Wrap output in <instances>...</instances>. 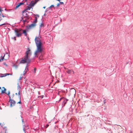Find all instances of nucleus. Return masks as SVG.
Returning a JSON list of instances; mask_svg holds the SVG:
<instances>
[{
	"instance_id": "9d476101",
	"label": "nucleus",
	"mask_w": 133,
	"mask_h": 133,
	"mask_svg": "<svg viewBox=\"0 0 133 133\" xmlns=\"http://www.w3.org/2000/svg\"><path fill=\"white\" fill-rule=\"evenodd\" d=\"M28 64H27L26 66L25 69V70L23 72V75H25L27 73V72L28 71Z\"/></svg>"
},
{
	"instance_id": "ddd939ff",
	"label": "nucleus",
	"mask_w": 133,
	"mask_h": 133,
	"mask_svg": "<svg viewBox=\"0 0 133 133\" xmlns=\"http://www.w3.org/2000/svg\"><path fill=\"white\" fill-rule=\"evenodd\" d=\"M35 25H27L26 27V29H30L32 27H34Z\"/></svg>"
},
{
	"instance_id": "f8f14e48",
	"label": "nucleus",
	"mask_w": 133,
	"mask_h": 133,
	"mask_svg": "<svg viewBox=\"0 0 133 133\" xmlns=\"http://www.w3.org/2000/svg\"><path fill=\"white\" fill-rule=\"evenodd\" d=\"M23 16H24V18H26V19H31V18L29 16L28 14L26 13L25 14V15L24 16V15L23 14Z\"/></svg>"
},
{
	"instance_id": "412c9836",
	"label": "nucleus",
	"mask_w": 133,
	"mask_h": 133,
	"mask_svg": "<svg viewBox=\"0 0 133 133\" xmlns=\"http://www.w3.org/2000/svg\"><path fill=\"white\" fill-rule=\"evenodd\" d=\"M27 10H26V9H24V10H23V11H22V13H24V12H27Z\"/></svg>"
},
{
	"instance_id": "49530a36",
	"label": "nucleus",
	"mask_w": 133,
	"mask_h": 133,
	"mask_svg": "<svg viewBox=\"0 0 133 133\" xmlns=\"http://www.w3.org/2000/svg\"><path fill=\"white\" fill-rule=\"evenodd\" d=\"M22 19H23V17H22Z\"/></svg>"
},
{
	"instance_id": "f257e3e1",
	"label": "nucleus",
	"mask_w": 133,
	"mask_h": 133,
	"mask_svg": "<svg viewBox=\"0 0 133 133\" xmlns=\"http://www.w3.org/2000/svg\"><path fill=\"white\" fill-rule=\"evenodd\" d=\"M41 37L39 36L36 37L35 39V41L37 46V49L35 55V57H38V55L40 53H41L43 51L42 47V43L40 40Z\"/></svg>"
},
{
	"instance_id": "bb28decb",
	"label": "nucleus",
	"mask_w": 133,
	"mask_h": 133,
	"mask_svg": "<svg viewBox=\"0 0 133 133\" xmlns=\"http://www.w3.org/2000/svg\"><path fill=\"white\" fill-rule=\"evenodd\" d=\"M26 20H23V22H24V23H25V22H26Z\"/></svg>"
},
{
	"instance_id": "cd10ccee",
	"label": "nucleus",
	"mask_w": 133,
	"mask_h": 133,
	"mask_svg": "<svg viewBox=\"0 0 133 133\" xmlns=\"http://www.w3.org/2000/svg\"><path fill=\"white\" fill-rule=\"evenodd\" d=\"M3 64L4 65H5L6 66H7V65L5 63H4Z\"/></svg>"
},
{
	"instance_id": "864d4df0",
	"label": "nucleus",
	"mask_w": 133,
	"mask_h": 133,
	"mask_svg": "<svg viewBox=\"0 0 133 133\" xmlns=\"http://www.w3.org/2000/svg\"><path fill=\"white\" fill-rule=\"evenodd\" d=\"M26 4H28L27 3Z\"/></svg>"
},
{
	"instance_id": "8fccbe9b",
	"label": "nucleus",
	"mask_w": 133,
	"mask_h": 133,
	"mask_svg": "<svg viewBox=\"0 0 133 133\" xmlns=\"http://www.w3.org/2000/svg\"><path fill=\"white\" fill-rule=\"evenodd\" d=\"M12 27H14V26H13V25H12Z\"/></svg>"
},
{
	"instance_id": "a18cd8bd",
	"label": "nucleus",
	"mask_w": 133,
	"mask_h": 133,
	"mask_svg": "<svg viewBox=\"0 0 133 133\" xmlns=\"http://www.w3.org/2000/svg\"><path fill=\"white\" fill-rule=\"evenodd\" d=\"M37 88H40L39 87H38Z\"/></svg>"
},
{
	"instance_id": "c9c22d12",
	"label": "nucleus",
	"mask_w": 133,
	"mask_h": 133,
	"mask_svg": "<svg viewBox=\"0 0 133 133\" xmlns=\"http://www.w3.org/2000/svg\"><path fill=\"white\" fill-rule=\"evenodd\" d=\"M2 16L3 17H5V16L3 15V14H2Z\"/></svg>"
},
{
	"instance_id": "f03ea898",
	"label": "nucleus",
	"mask_w": 133,
	"mask_h": 133,
	"mask_svg": "<svg viewBox=\"0 0 133 133\" xmlns=\"http://www.w3.org/2000/svg\"><path fill=\"white\" fill-rule=\"evenodd\" d=\"M31 54L30 50L29 48H28L25 53V56L22 58L20 63L22 64L26 63L27 64L30 63L31 62V59H30L29 57Z\"/></svg>"
},
{
	"instance_id": "c03bdc74",
	"label": "nucleus",
	"mask_w": 133,
	"mask_h": 133,
	"mask_svg": "<svg viewBox=\"0 0 133 133\" xmlns=\"http://www.w3.org/2000/svg\"><path fill=\"white\" fill-rule=\"evenodd\" d=\"M15 94H16V95H17V93H16Z\"/></svg>"
},
{
	"instance_id": "2eb2a0df",
	"label": "nucleus",
	"mask_w": 133,
	"mask_h": 133,
	"mask_svg": "<svg viewBox=\"0 0 133 133\" xmlns=\"http://www.w3.org/2000/svg\"><path fill=\"white\" fill-rule=\"evenodd\" d=\"M9 75H10V74H9L6 73V74H4V75L1 76L0 77H4L6 76Z\"/></svg>"
},
{
	"instance_id": "39448f33",
	"label": "nucleus",
	"mask_w": 133,
	"mask_h": 133,
	"mask_svg": "<svg viewBox=\"0 0 133 133\" xmlns=\"http://www.w3.org/2000/svg\"><path fill=\"white\" fill-rule=\"evenodd\" d=\"M18 85L17 86V89L18 92V95H19V98L20 101L19 102H18L17 103H21V95H20V93H21V87L20 85L18 84Z\"/></svg>"
},
{
	"instance_id": "0eeeda50",
	"label": "nucleus",
	"mask_w": 133,
	"mask_h": 133,
	"mask_svg": "<svg viewBox=\"0 0 133 133\" xmlns=\"http://www.w3.org/2000/svg\"><path fill=\"white\" fill-rule=\"evenodd\" d=\"M66 72L69 74H74V71L72 69H68V70L66 71Z\"/></svg>"
},
{
	"instance_id": "e433bc0d",
	"label": "nucleus",
	"mask_w": 133,
	"mask_h": 133,
	"mask_svg": "<svg viewBox=\"0 0 133 133\" xmlns=\"http://www.w3.org/2000/svg\"><path fill=\"white\" fill-rule=\"evenodd\" d=\"M36 16H37L38 17H39V16L38 15H36Z\"/></svg>"
},
{
	"instance_id": "ea45409f",
	"label": "nucleus",
	"mask_w": 133,
	"mask_h": 133,
	"mask_svg": "<svg viewBox=\"0 0 133 133\" xmlns=\"http://www.w3.org/2000/svg\"><path fill=\"white\" fill-rule=\"evenodd\" d=\"M56 0L57 1H59V2L60 1V0Z\"/></svg>"
},
{
	"instance_id": "72a5a7b5",
	"label": "nucleus",
	"mask_w": 133,
	"mask_h": 133,
	"mask_svg": "<svg viewBox=\"0 0 133 133\" xmlns=\"http://www.w3.org/2000/svg\"><path fill=\"white\" fill-rule=\"evenodd\" d=\"M22 122H24L23 119H22Z\"/></svg>"
},
{
	"instance_id": "f3484780",
	"label": "nucleus",
	"mask_w": 133,
	"mask_h": 133,
	"mask_svg": "<svg viewBox=\"0 0 133 133\" xmlns=\"http://www.w3.org/2000/svg\"><path fill=\"white\" fill-rule=\"evenodd\" d=\"M27 7L28 8H27L26 9V10H30L31 7H29V6H28V7Z\"/></svg>"
},
{
	"instance_id": "6ab92c4d",
	"label": "nucleus",
	"mask_w": 133,
	"mask_h": 133,
	"mask_svg": "<svg viewBox=\"0 0 133 133\" xmlns=\"http://www.w3.org/2000/svg\"><path fill=\"white\" fill-rule=\"evenodd\" d=\"M36 68H34V70L33 71L34 73H36Z\"/></svg>"
},
{
	"instance_id": "473e14b6",
	"label": "nucleus",
	"mask_w": 133,
	"mask_h": 133,
	"mask_svg": "<svg viewBox=\"0 0 133 133\" xmlns=\"http://www.w3.org/2000/svg\"><path fill=\"white\" fill-rule=\"evenodd\" d=\"M5 24H6L3 23V24H1V25H5Z\"/></svg>"
},
{
	"instance_id": "1a4fd4ad",
	"label": "nucleus",
	"mask_w": 133,
	"mask_h": 133,
	"mask_svg": "<svg viewBox=\"0 0 133 133\" xmlns=\"http://www.w3.org/2000/svg\"><path fill=\"white\" fill-rule=\"evenodd\" d=\"M37 17L36 16L35 17V19H34V20L33 21L32 23L30 24H28V25H36V23L37 22Z\"/></svg>"
},
{
	"instance_id": "4c0bfd02",
	"label": "nucleus",
	"mask_w": 133,
	"mask_h": 133,
	"mask_svg": "<svg viewBox=\"0 0 133 133\" xmlns=\"http://www.w3.org/2000/svg\"><path fill=\"white\" fill-rule=\"evenodd\" d=\"M2 19L1 18V17H0V21Z\"/></svg>"
},
{
	"instance_id": "423d86ee",
	"label": "nucleus",
	"mask_w": 133,
	"mask_h": 133,
	"mask_svg": "<svg viewBox=\"0 0 133 133\" xmlns=\"http://www.w3.org/2000/svg\"><path fill=\"white\" fill-rule=\"evenodd\" d=\"M10 100L9 102H10V106L11 107H12L15 105L16 103L15 101L14 100L11 99V97L9 96Z\"/></svg>"
},
{
	"instance_id": "09e8293b",
	"label": "nucleus",
	"mask_w": 133,
	"mask_h": 133,
	"mask_svg": "<svg viewBox=\"0 0 133 133\" xmlns=\"http://www.w3.org/2000/svg\"><path fill=\"white\" fill-rule=\"evenodd\" d=\"M1 89V87H0V89Z\"/></svg>"
},
{
	"instance_id": "393cba45",
	"label": "nucleus",
	"mask_w": 133,
	"mask_h": 133,
	"mask_svg": "<svg viewBox=\"0 0 133 133\" xmlns=\"http://www.w3.org/2000/svg\"><path fill=\"white\" fill-rule=\"evenodd\" d=\"M10 91H8V94L7 93V95H10Z\"/></svg>"
},
{
	"instance_id": "20e7f679",
	"label": "nucleus",
	"mask_w": 133,
	"mask_h": 133,
	"mask_svg": "<svg viewBox=\"0 0 133 133\" xmlns=\"http://www.w3.org/2000/svg\"><path fill=\"white\" fill-rule=\"evenodd\" d=\"M68 100V99H65V98H60L59 100L58 101V102L61 101H62V107H63L64 106H65V104L67 102V101Z\"/></svg>"
},
{
	"instance_id": "5701e85b",
	"label": "nucleus",
	"mask_w": 133,
	"mask_h": 133,
	"mask_svg": "<svg viewBox=\"0 0 133 133\" xmlns=\"http://www.w3.org/2000/svg\"><path fill=\"white\" fill-rule=\"evenodd\" d=\"M12 39H14L15 41H16V37H13L12 38Z\"/></svg>"
},
{
	"instance_id": "a878e982",
	"label": "nucleus",
	"mask_w": 133,
	"mask_h": 133,
	"mask_svg": "<svg viewBox=\"0 0 133 133\" xmlns=\"http://www.w3.org/2000/svg\"><path fill=\"white\" fill-rule=\"evenodd\" d=\"M49 126V125L48 124H47L45 126V128H47V127H48V126Z\"/></svg>"
},
{
	"instance_id": "aec40b11",
	"label": "nucleus",
	"mask_w": 133,
	"mask_h": 133,
	"mask_svg": "<svg viewBox=\"0 0 133 133\" xmlns=\"http://www.w3.org/2000/svg\"><path fill=\"white\" fill-rule=\"evenodd\" d=\"M54 7V5H51L49 7V8L50 9L51 8V7Z\"/></svg>"
},
{
	"instance_id": "37998d69",
	"label": "nucleus",
	"mask_w": 133,
	"mask_h": 133,
	"mask_svg": "<svg viewBox=\"0 0 133 133\" xmlns=\"http://www.w3.org/2000/svg\"><path fill=\"white\" fill-rule=\"evenodd\" d=\"M5 10H6V9H5Z\"/></svg>"
},
{
	"instance_id": "a211bd4d",
	"label": "nucleus",
	"mask_w": 133,
	"mask_h": 133,
	"mask_svg": "<svg viewBox=\"0 0 133 133\" xmlns=\"http://www.w3.org/2000/svg\"><path fill=\"white\" fill-rule=\"evenodd\" d=\"M43 97H44V96L43 95H42V96H38V98H43Z\"/></svg>"
},
{
	"instance_id": "c756f323",
	"label": "nucleus",
	"mask_w": 133,
	"mask_h": 133,
	"mask_svg": "<svg viewBox=\"0 0 133 133\" xmlns=\"http://www.w3.org/2000/svg\"><path fill=\"white\" fill-rule=\"evenodd\" d=\"M59 4H60V3H58L57 4V7H59Z\"/></svg>"
},
{
	"instance_id": "4be33fe9",
	"label": "nucleus",
	"mask_w": 133,
	"mask_h": 133,
	"mask_svg": "<svg viewBox=\"0 0 133 133\" xmlns=\"http://www.w3.org/2000/svg\"><path fill=\"white\" fill-rule=\"evenodd\" d=\"M39 0H35V2H34L36 4Z\"/></svg>"
},
{
	"instance_id": "2f4dec72",
	"label": "nucleus",
	"mask_w": 133,
	"mask_h": 133,
	"mask_svg": "<svg viewBox=\"0 0 133 133\" xmlns=\"http://www.w3.org/2000/svg\"><path fill=\"white\" fill-rule=\"evenodd\" d=\"M23 130L25 132V128H23Z\"/></svg>"
},
{
	"instance_id": "a19ab883",
	"label": "nucleus",
	"mask_w": 133,
	"mask_h": 133,
	"mask_svg": "<svg viewBox=\"0 0 133 133\" xmlns=\"http://www.w3.org/2000/svg\"><path fill=\"white\" fill-rule=\"evenodd\" d=\"M40 26L41 27H42V26H43V25H40Z\"/></svg>"
},
{
	"instance_id": "4468645a",
	"label": "nucleus",
	"mask_w": 133,
	"mask_h": 133,
	"mask_svg": "<svg viewBox=\"0 0 133 133\" xmlns=\"http://www.w3.org/2000/svg\"><path fill=\"white\" fill-rule=\"evenodd\" d=\"M2 88L4 89V90H2L1 93L2 94L3 93H5L6 94H7V93L5 92V91L6 90V89L4 87H2Z\"/></svg>"
},
{
	"instance_id": "58836bf2",
	"label": "nucleus",
	"mask_w": 133,
	"mask_h": 133,
	"mask_svg": "<svg viewBox=\"0 0 133 133\" xmlns=\"http://www.w3.org/2000/svg\"><path fill=\"white\" fill-rule=\"evenodd\" d=\"M45 6H44L43 7V8H44V9H45Z\"/></svg>"
},
{
	"instance_id": "7ed1b4c3",
	"label": "nucleus",
	"mask_w": 133,
	"mask_h": 133,
	"mask_svg": "<svg viewBox=\"0 0 133 133\" xmlns=\"http://www.w3.org/2000/svg\"><path fill=\"white\" fill-rule=\"evenodd\" d=\"M14 30L15 32L16 36L17 37H19L22 36V34H24L25 36H27L26 31V30H23L21 28H16Z\"/></svg>"
},
{
	"instance_id": "79ce46f5",
	"label": "nucleus",
	"mask_w": 133,
	"mask_h": 133,
	"mask_svg": "<svg viewBox=\"0 0 133 133\" xmlns=\"http://www.w3.org/2000/svg\"><path fill=\"white\" fill-rule=\"evenodd\" d=\"M45 15H46L45 14H44V15L43 16H45Z\"/></svg>"
},
{
	"instance_id": "6e6552de",
	"label": "nucleus",
	"mask_w": 133,
	"mask_h": 133,
	"mask_svg": "<svg viewBox=\"0 0 133 133\" xmlns=\"http://www.w3.org/2000/svg\"><path fill=\"white\" fill-rule=\"evenodd\" d=\"M25 2H20L18 3L16 6L15 8V9H16L18 8L19 7L21 6V5L24 4Z\"/></svg>"
},
{
	"instance_id": "dca6fc26",
	"label": "nucleus",
	"mask_w": 133,
	"mask_h": 133,
	"mask_svg": "<svg viewBox=\"0 0 133 133\" xmlns=\"http://www.w3.org/2000/svg\"><path fill=\"white\" fill-rule=\"evenodd\" d=\"M43 18H42L41 19L42 22L40 23V25H44V23L43 22Z\"/></svg>"
},
{
	"instance_id": "c85d7f7f",
	"label": "nucleus",
	"mask_w": 133,
	"mask_h": 133,
	"mask_svg": "<svg viewBox=\"0 0 133 133\" xmlns=\"http://www.w3.org/2000/svg\"><path fill=\"white\" fill-rule=\"evenodd\" d=\"M59 3L61 4H64V3L63 2H60Z\"/></svg>"
},
{
	"instance_id": "9b49d317",
	"label": "nucleus",
	"mask_w": 133,
	"mask_h": 133,
	"mask_svg": "<svg viewBox=\"0 0 133 133\" xmlns=\"http://www.w3.org/2000/svg\"><path fill=\"white\" fill-rule=\"evenodd\" d=\"M35 4H36L33 1H31L29 6L31 7H32Z\"/></svg>"
},
{
	"instance_id": "b1692460",
	"label": "nucleus",
	"mask_w": 133,
	"mask_h": 133,
	"mask_svg": "<svg viewBox=\"0 0 133 133\" xmlns=\"http://www.w3.org/2000/svg\"><path fill=\"white\" fill-rule=\"evenodd\" d=\"M4 56H5V55L3 56H1V57H2L1 59L2 60H3V59H4Z\"/></svg>"
},
{
	"instance_id": "7c9ffc66",
	"label": "nucleus",
	"mask_w": 133,
	"mask_h": 133,
	"mask_svg": "<svg viewBox=\"0 0 133 133\" xmlns=\"http://www.w3.org/2000/svg\"><path fill=\"white\" fill-rule=\"evenodd\" d=\"M103 102H104V104H105L106 103V99H104V100Z\"/></svg>"
},
{
	"instance_id": "f704fd0d",
	"label": "nucleus",
	"mask_w": 133,
	"mask_h": 133,
	"mask_svg": "<svg viewBox=\"0 0 133 133\" xmlns=\"http://www.w3.org/2000/svg\"><path fill=\"white\" fill-rule=\"evenodd\" d=\"M38 95H39L40 94V93L39 91H38Z\"/></svg>"
},
{
	"instance_id": "de8ad7c7",
	"label": "nucleus",
	"mask_w": 133,
	"mask_h": 133,
	"mask_svg": "<svg viewBox=\"0 0 133 133\" xmlns=\"http://www.w3.org/2000/svg\"><path fill=\"white\" fill-rule=\"evenodd\" d=\"M8 25H11L10 24H8Z\"/></svg>"
},
{
	"instance_id": "603ef678",
	"label": "nucleus",
	"mask_w": 133,
	"mask_h": 133,
	"mask_svg": "<svg viewBox=\"0 0 133 133\" xmlns=\"http://www.w3.org/2000/svg\"><path fill=\"white\" fill-rule=\"evenodd\" d=\"M1 61V59H0V62Z\"/></svg>"
},
{
	"instance_id": "3c124183",
	"label": "nucleus",
	"mask_w": 133,
	"mask_h": 133,
	"mask_svg": "<svg viewBox=\"0 0 133 133\" xmlns=\"http://www.w3.org/2000/svg\"><path fill=\"white\" fill-rule=\"evenodd\" d=\"M1 13H0V16H1Z\"/></svg>"
}]
</instances>
